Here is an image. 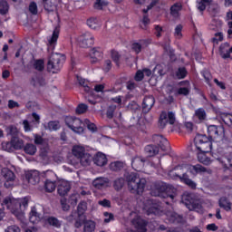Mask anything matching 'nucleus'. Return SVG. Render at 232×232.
Masks as SVG:
<instances>
[{"label": "nucleus", "mask_w": 232, "mask_h": 232, "mask_svg": "<svg viewBox=\"0 0 232 232\" xmlns=\"http://www.w3.org/2000/svg\"><path fill=\"white\" fill-rule=\"evenodd\" d=\"M207 153H209V152H204V151L198 150V162H200L201 164H204L205 166H209V164H211V159H209V157L206 155Z\"/></svg>", "instance_id": "26"}, {"label": "nucleus", "mask_w": 232, "mask_h": 232, "mask_svg": "<svg viewBox=\"0 0 232 232\" xmlns=\"http://www.w3.org/2000/svg\"><path fill=\"white\" fill-rule=\"evenodd\" d=\"M48 153H50V147H48V145L41 148L40 155L43 159H46V157H48Z\"/></svg>", "instance_id": "61"}, {"label": "nucleus", "mask_w": 232, "mask_h": 232, "mask_svg": "<svg viewBox=\"0 0 232 232\" xmlns=\"http://www.w3.org/2000/svg\"><path fill=\"white\" fill-rule=\"evenodd\" d=\"M206 111L202 108H199L195 111L194 119H198L199 122L206 121Z\"/></svg>", "instance_id": "37"}, {"label": "nucleus", "mask_w": 232, "mask_h": 232, "mask_svg": "<svg viewBox=\"0 0 232 232\" xmlns=\"http://www.w3.org/2000/svg\"><path fill=\"white\" fill-rule=\"evenodd\" d=\"M143 211L147 215H156L160 217L162 215V207L156 199H147L143 202Z\"/></svg>", "instance_id": "6"}, {"label": "nucleus", "mask_w": 232, "mask_h": 232, "mask_svg": "<svg viewBox=\"0 0 232 232\" xmlns=\"http://www.w3.org/2000/svg\"><path fill=\"white\" fill-rule=\"evenodd\" d=\"M110 168L112 171H120V169L124 168V163L121 161H114L111 163Z\"/></svg>", "instance_id": "48"}, {"label": "nucleus", "mask_w": 232, "mask_h": 232, "mask_svg": "<svg viewBox=\"0 0 232 232\" xmlns=\"http://www.w3.org/2000/svg\"><path fill=\"white\" fill-rule=\"evenodd\" d=\"M70 189H72L70 183H68V181H62L61 184L58 186V194L61 197H64V195H68Z\"/></svg>", "instance_id": "23"}, {"label": "nucleus", "mask_w": 232, "mask_h": 232, "mask_svg": "<svg viewBox=\"0 0 232 232\" xmlns=\"http://www.w3.org/2000/svg\"><path fill=\"white\" fill-rule=\"evenodd\" d=\"M31 83L34 86H44L45 84L44 78H43L42 76H35L32 79Z\"/></svg>", "instance_id": "44"}, {"label": "nucleus", "mask_w": 232, "mask_h": 232, "mask_svg": "<svg viewBox=\"0 0 232 232\" xmlns=\"http://www.w3.org/2000/svg\"><path fill=\"white\" fill-rule=\"evenodd\" d=\"M208 6L203 0H197V8L199 12H204Z\"/></svg>", "instance_id": "64"}, {"label": "nucleus", "mask_w": 232, "mask_h": 232, "mask_svg": "<svg viewBox=\"0 0 232 232\" xmlns=\"http://www.w3.org/2000/svg\"><path fill=\"white\" fill-rule=\"evenodd\" d=\"M61 128L59 125V121H49L45 130H49L50 131H57Z\"/></svg>", "instance_id": "47"}, {"label": "nucleus", "mask_w": 232, "mask_h": 232, "mask_svg": "<svg viewBox=\"0 0 232 232\" xmlns=\"http://www.w3.org/2000/svg\"><path fill=\"white\" fill-rule=\"evenodd\" d=\"M11 142L14 150H23L24 148V140L19 139V137H12Z\"/></svg>", "instance_id": "30"}, {"label": "nucleus", "mask_w": 232, "mask_h": 232, "mask_svg": "<svg viewBox=\"0 0 232 232\" xmlns=\"http://www.w3.org/2000/svg\"><path fill=\"white\" fill-rule=\"evenodd\" d=\"M7 135H11V137H17V133H19V130H17V127L14 125H10L6 128Z\"/></svg>", "instance_id": "53"}, {"label": "nucleus", "mask_w": 232, "mask_h": 232, "mask_svg": "<svg viewBox=\"0 0 232 232\" xmlns=\"http://www.w3.org/2000/svg\"><path fill=\"white\" fill-rule=\"evenodd\" d=\"M92 186H94L96 189H104L110 187V179L107 178H96L92 181Z\"/></svg>", "instance_id": "16"}, {"label": "nucleus", "mask_w": 232, "mask_h": 232, "mask_svg": "<svg viewBox=\"0 0 232 232\" xmlns=\"http://www.w3.org/2000/svg\"><path fill=\"white\" fill-rule=\"evenodd\" d=\"M175 121V113L173 111H169L168 113H166V111H163L160 116L159 126L160 128H161V130H164L168 122H169L170 124H174Z\"/></svg>", "instance_id": "9"}, {"label": "nucleus", "mask_w": 232, "mask_h": 232, "mask_svg": "<svg viewBox=\"0 0 232 232\" xmlns=\"http://www.w3.org/2000/svg\"><path fill=\"white\" fill-rule=\"evenodd\" d=\"M219 208H223L225 211H231V202L226 198H221L219 199Z\"/></svg>", "instance_id": "39"}, {"label": "nucleus", "mask_w": 232, "mask_h": 232, "mask_svg": "<svg viewBox=\"0 0 232 232\" xmlns=\"http://www.w3.org/2000/svg\"><path fill=\"white\" fill-rule=\"evenodd\" d=\"M63 63H64V56L63 54L52 53L47 63L48 72L57 73L63 68Z\"/></svg>", "instance_id": "5"}, {"label": "nucleus", "mask_w": 232, "mask_h": 232, "mask_svg": "<svg viewBox=\"0 0 232 232\" xmlns=\"http://www.w3.org/2000/svg\"><path fill=\"white\" fill-rule=\"evenodd\" d=\"M150 195L152 197H160L161 198H170V200H173L177 197V188L160 181L152 185Z\"/></svg>", "instance_id": "2"}, {"label": "nucleus", "mask_w": 232, "mask_h": 232, "mask_svg": "<svg viewBox=\"0 0 232 232\" xmlns=\"http://www.w3.org/2000/svg\"><path fill=\"white\" fill-rule=\"evenodd\" d=\"M40 175L43 177V179H45V182L57 180V174H55L53 170H45L43 171Z\"/></svg>", "instance_id": "24"}, {"label": "nucleus", "mask_w": 232, "mask_h": 232, "mask_svg": "<svg viewBox=\"0 0 232 232\" xmlns=\"http://www.w3.org/2000/svg\"><path fill=\"white\" fill-rule=\"evenodd\" d=\"M201 74L203 75L207 84L211 86V79H212L211 73L208 71H202Z\"/></svg>", "instance_id": "58"}, {"label": "nucleus", "mask_w": 232, "mask_h": 232, "mask_svg": "<svg viewBox=\"0 0 232 232\" xmlns=\"http://www.w3.org/2000/svg\"><path fill=\"white\" fill-rule=\"evenodd\" d=\"M24 151L27 155H35V153H37V147L32 143H27L24 147Z\"/></svg>", "instance_id": "38"}, {"label": "nucleus", "mask_w": 232, "mask_h": 232, "mask_svg": "<svg viewBox=\"0 0 232 232\" xmlns=\"http://www.w3.org/2000/svg\"><path fill=\"white\" fill-rule=\"evenodd\" d=\"M188 171L191 175H197L198 173H205L206 168L202 167V165H190Z\"/></svg>", "instance_id": "31"}, {"label": "nucleus", "mask_w": 232, "mask_h": 232, "mask_svg": "<svg viewBox=\"0 0 232 232\" xmlns=\"http://www.w3.org/2000/svg\"><path fill=\"white\" fill-rule=\"evenodd\" d=\"M33 67L34 70H37V72H43L44 70V60H35Z\"/></svg>", "instance_id": "46"}, {"label": "nucleus", "mask_w": 232, "mask_h": 232, "mask_svg": "<svg viewBox=\"0 0 232 232\" xmlns=\"http://www.w3.org/2000/svg\"><path fill=\"white\" fill-rule=\"evenodd\" d=\"M78 43L82 48H89L95 43V38L93 34L87 32L78 37Z\"/></svg>", "instance_id": "10"}, {"label": "nucleus", "mask_w": 232, "mask_h": 232, "mask_svg": "<svg viewBox=\"0 0 232 232\" xmlns=\"http://www.w3.org/2000/svg\"><path fill=\"white\" fill-rule=\"evenodd\" d=\"M117 110V105H110L107 108L106 115L108 119H113L115 115V111Z\"/></svg>", "instance_id": "52"}, {"label": "nucleus", "mask_w": 232, "mask_h": 232, "mask_svg": "<svg viewBox=\"0 0 232 232\" xmlns=\"http://www.w3.org/2000/svg\"><path fill=\"white\" fill-rule=\"evenodd\" d=\"M29 220L32 224H37L41 221V214L37 212V208H33L30 212Z\"/></svg>", "instance_id": "28"}, {"label": "nucleus", "mask_w": 232, "mask_h": 232, "mask_svg": "<svg viewBox=\"0 0 232 232\" xmlns=\"http://www.w3.org/2000/svg\"><path fill=\"white\" fill-rule=\"evenodd\" d=\"M221 119L227 126L232 124V115L231 114H222Z\"/></svg>", "instance_id": "59"}, {"label": "nucleus", "mask_w": 232, "mask_h": 232, "mask_svg": "<svg viewBox=\"0 0 232 232\" xmlns=\"http://www.w3.org/2000/svg\"><path fill=\"white\" fill-rule=\"evenodd\" d=\"M83 126H87L88 130L92 131V133H95V131H97V126L94 125V123H92L88 119L84 120Z\"/></svg>", "instance_id": "49"}, {"label": "nucleus", "mask_w": 232, "mask_h": 232, "mask_svg": "<svg viewBox=\"0 0 232 232\" xmlns=\"http://www.w3.org/2000/svg\"><path fill=\"white\" fill-rule=\"evenodd\" d=\"M219 53L222 59H229L231 57V54L229 53V44H222L219 47Z\"/></svg>", "instance_id": "25"}, {"label": "nucleus", "mask_w": 232, "mask_h": 232, "mask_svg": "<svg viewBox=\"0 0 232 232\" xmlns=\"http://www.w3.org/2000/svg\"><path fill=\"white\" fill-rule=\"evenodd\" d=\"M99 206H102V208H111V201L109 199H102L98 201Z\"/></svg>", "instance_id": "63"}, {"label": "nucleus", "mask_w": 232, "mask_h": 232, "mask_svg": "<svg viewBox=\"0 0 232 232\" xmlns=\"http://www.w3.org/2000/svg\"><path fill=\"white\" fill-rule=\"evenodd\" d=\"M103 217V221L105 224H110V222H113V220H115V216H113V214L110 212H104Z\"/></svg>", "instance_id": "56"}, {"label": "nucleus", "mask_w": 232, "mask_h": 232, "mask_svg": "<svg viewBox=\"0 0 232 232\" xmlns=\"http://www.w3.org/2000/svg\"><path fill=\"white\" fill-rule=\"evenodd\" d=\"M83 232H95V223L92 220L85 221L83 224Z\"/></svg>", "instance_id": "40"}, {"label": "nucleus", "mask_w": 232, "mask_h": 232, "mask_svg": "<svg viewBox=\"0 0 232 232\" xmlns=\"http://www.w3.org/2000/svg\"><path fill=\"white\" fill-rule=\"evenodd\" d=\"M2 148L5 151H8L9 153L14 150L12 140L2 142Z\"/></svg>", "instance_id": "51"}, {"label": "nucleus", "mask_w": 232, "mask_h": 232, "mask_svg": "<svg viewBox=\"0 0 232 232\" xmlns=\"http://www.w3.org/2000/svg\"><path fill=\"white\" fill-rule=\"evenodd\" d=\"M155 104V98L153 96H146L143 100V111H145V113H148V111H150V110H151V108H153Z\"/></svg>", "instance_id": "18"}, {"label": "nucleus", "mask_w": 232, "mask_h": 232, "mask_svg": "<svg viewBox=\"0 0 232 232\" xmlns=\"http://www.w3.org/2000/svg\"><path fill=\"white\" fill-rule=\"evenodd\" d=\"M124 184H126L124 178H118L113 182V188L116 189V191H119L121 188L124 187Z\"/></svg>", "instance_id": "41"}, {"label": "nucleus", "mask_w": 232, "mask_h": 232, "mask_svg": "<svg viewBox=\"0 0 232 232\" xmlns=\"http://www.w3.org/2000/svg\"><path fill=\"white\" fill-rule=\"evenodd\" d=\"M166 215L169 222H182V216L175 212H168Z\"/></svg>", "instance_id": "35"}, {"label": "nucleus", "mask_w": 232, "mask_h": 232, "mask_svg": "<svg viewBox=\"0 0 232 232\" xmlns=\"http://www.w3.org/2000/svg\"><path fill=\"white\" fill-rule=\"evenodd\" d=\"M44 186L48 193H52L53 191H55V181H45Z\"/></svg>", "instance_id": "57"}, {"label": "nucleus", "mask_w": 232, "mask_h": 232, "mask_svg": "<svg viewBox=\"0 0 232 232\" xmlns=\"http://www.w3.org/2000/svg\"><path fill=\"white\" fill-rule=\"evenodd\" d=\"M29 202L30 198L28 197L22 198L9 197L4 199L5 206L10 211V213H12V215L16 217V218H23L24 216V209H26Z\"/></svg>", "instance_id": "1"}, {"label": "nucleus", "mask_w": 232, "mask_h": 232, "mask_svg": "<svg viewBox=\"0 0 232 232\" xmlns=\"http://www.w3.org/2000/svg\"><path fill=\"white\" fill-rule=\"evenodd\" d=\"M152 140L159 144L160 148L162 150V151H168L169 150V141L166 138H164L161 135H154L152 137Z\"/></svg>", "instance_id": "14"}, {"label": "nucleus", "mask_w": 232, "mask_h": 232, "mask_svg": "<svg viewBox=\"0 0 232 232\" xmlns=\"http://www.w3.org/2000/svg\"><path fill=\"white\" fill-rule=\"evenodd\" d=\"M47 222L50 226H53V227H61V221H59V219H57L56 218H48Z\"/></svg>", "instance_id": "55"}, {"label": "nucleus", "mask_w": 232, "mask_h": 232, "mask_svg": "<svg viewBox=\"0 0 232 232\" xmlns=\"http://www.w3.org/2000/svg\"><path fill=\"white\" fill-rule=\"evenodd\" d=\"M87 26L92 30H99L101 28V22L97 18H90L87 20Z\"/></svg>", "instance_id": "34"}, {"label": "nucleus", "mask_w": 232, "mask_h": 232, "mask_svg": "<svg viewBox=\"0 0 232 232\" xmlns=\"http://www.w3.org/2000/svg\"><path fill=\"white\" fill-rule=\"evenodd\" d=\"M78 160H80L82 166H90V164H92V160H93V158L92 155H90V153L85 152L80 156Z\"/></svg>", "instance_id": "29"}, {"label": "nucleus", "mask_w": 232, "mask_h": 232, "mask_svg": "<svg viewBox=\"0 0 232 232\" xmlns=\"http://www.w3.org/2000/svg\"><path fill=\"white\" fill-rule=\"evenodd\" d=\"M145 152L149 157H155L159 153V147L154 145H148L145 147Z\"/></svg>", "instance_id": "36"}, {"label": "nucleus", "mask_w": 232, "mask_h": 232, "mask_svg": "<svg viewBox=\"0 0 232 232\" xmlns=\"http://www.w3.org/2000/svg\"><path fill=\"white\" fill-rule=\"evenodd\" d=\"M181 204H184L189 211H196L197 213H204L202 205L198 204L190 194H183L181 197Z\"/></svg>", "instance_id": "8"}, {"label": "nucleus", "mask_w": 232, "mask_h": 232, "mask_svg": "<svg viewBox=\"0 0 232 232\" xmlns=\"http://www.w3.org/2000/svg\"><path fill=\"white\" fill-rule=\"evenodd\" d=\"M180 87L175 92V95H184L185 97L188 96L191 92V84L188 81H184L180 82Z\"/></svg>", "instance_id": "15"}, {"label": "nucleus", "mask_w": 232, "mask_h": 232, "mask_svg": "<svg viewBox=\"0 0 232 232\" xmlns=\"http://www.w3.org/2000/svg\"><path fill=\"white\" fill-rule=\"evenodd\" d=\"M144 162H146V160L142 157H135L131 161V166L136 171H140L144 167Z\"/></svg>", "instance_id": "22"}, {"label": "nucleus", "mask_w": 232, "mask_h": 232, "mask_svg": "<svg viewBox=\"0 0 232 232\" xmlns=\"http://www.w3.org/2000/svg\"><path fill=\"white\" fill-rule=\"evenodd\" d=\"M128 188L131 193L140 195L146 188V179L139 178L136 173H130L127 177Z\"/></svg>", "instance_id": "3"}, {"label": "nucleus", "mask_w": 232, "mask_h": 232, "mask_svg": "<svg viewBox=\"0 0 232 232\" xmlns=\"http://www.w3.org/2000/svg\"><path fill=\"white\" fill-rule=\"evenodd\" d=\"M65 124L74 133L81 135V133L84 132V121L82 122L79 118L67 116L65 117Z\"/></svg>", "instance_id": "7"}, {"label": "nucleus", "mask_w": 232, "mask_h": 232, "mask_svg": "<svg viewBox=\"0 0 232 232\" xmlns=\"http://www.w3.org/2000/svg\"><path fill=\"white\" fill-rule=\"evenodd\" d=\"M180 10H182V4L176 3L170 7V15L172 17H179L180 15Z\"/></svg>", "instance_id": "32"}, {"label": "nucleus", "mask_w": 232, "mask_h": 232, "mask_svg": "<svg viewBox=\"0 0 232 232\" xmlns=\"http://www.w3.org/2000/svg\"><path fill=\"white\" fill-rule=\"evenodd\" d=\"M5 232H21V228L17 225H11L5 229Z\"/></svg>", "instance_id": "62"}, {"label": "nucleus", "mask_w": 232, "mask_h": 232, "mask_svg": "<svg viewBox=\"0 0 232 232\" xmlns=\"http://www.w3.org/2000/svg\"><path fill=\"white\" fill-rule=\"evenodd\" d=\"M25 179L29 184H38L40 178H39V171L37 170H30L25 173Z\"/></svg>", "instance_id": "17"}, {"label": "nucleus", "mask_w": 232, "mask_h": 232, "mask_svg": "<svg viewBox=\"0 0 232 232\" xmlns=\"http://www.w3.org/2000/svg\"><path fill=\"white\" fill-rule=\"evenodd\" d=\"M93 162L96 164V166H106V164H108V158H106L104 153L98 152L93 158Z\"/></svg>", "instance_id": "19"}, {"label": "nucleus", "mask_w": 232, "mask_h": 232, "mask_svg": "<svg viewBox=\"0 0 232 232\" xmlns=\"http://www.w3.org/2000/svg\"><path fill=\"white\" fill-rule=\"evenodd\" d=\"M188 75V71L184 67H180L176 72V77L178 79H185V77Z\"/></svg>", "instance_id": "50"}, {"label": "nucleus", "mask_w": 232, "mask_h": 232, "mask_svg": "<svg viewBox=\"0 0 232 232\" xmlns=\"http://www.w3.org/2000/svg\"><path fill=\"white\" fill-rule=\"evenodd\" d=\"M44 8L46 12H55L57 5L52 0H44Z\"/></svg>", "instance_id": "33"}, {"label": "nucleus", "mask_w": 232, "mask_h": 232, "mask_svg": "<svg viewBox=\"0 0 232 232\" xmlns=\"http://www.w3.org/2000/svg\"><path fill=\"white\" fill-rule=\"evenodd\" d=\"M176 176L179 177L181 182L188 186V188H191V189H195L197 188V183L191 180V179H189V176H188V174L183 173L182 176L177 174Z\"/></svg>", "instance_id": "20"}, {"label": "nucleus", "mask_w": 232, "mask_h": 232, "mask_svg": "<svg viewBox=\"0 0 232 232\" xmlns=\"http://www.w3.org/2000/svg\"><path fill=\"white\" fill-rule=\"evenodd\" d=\"M60 29L59 27H55L52 36H49L47 38V46H48V51L51 50L53 51L55 49V46L57 44V39H59V34H60Z\"/></svg>", "instance_id": "13"}, {"label": "nucleus", "mask_w": 232, "mask_h": 232, "mask_svg": "<svg viewBox=\"0 0 232 232\" xmlns=\"http://www.w3.org/2000/svg\"><path fill=\"white\" fill-rule=\"evenodd\" d=\"M2 176L5 179V188H12L14 186V182L15 181V174L7 168L2 169Z\"/></svg>", "instance_id": "11"}, {"label": "nucleus", "mask_w": 232, "mask_h": 232, "mask_svg": "<svg viewBox=\"0 0 232 232\" xmlns=\"http://www.w3.org/2000/svg\"><path fill=\"white\" fill-rule=\"evenodd\" d=\"M88 209V204L84 201H82L78 205V216L83 215V213Z\"/></svg>", "instance_id": "54"}, {"label": "nucleus", "mask_w": 232, "mask_h": 232, "mask_svg": "<svg viewBox=\"0 0 232 232\" xmlns=\"http://www.w3.org/2000/svg\"><path fill=\"white\" fill-rule=\"evenodd\" d=\"M77 81H78V84H80V86L83 87L84 92H86V93H90V82H88L86 80H84L82 77H77Z\"/></svg>", "instance_id": "42"}, {"label": "nucleus", "mask_w": 232, "mask_h": 232, "mask_svg": "<svg viewBox=\"0 0 232 232\" xmlns=\"http://www.w3.org/2000/svg\"><path fill=\"white\" fill-rule=\"evenodd\" d=\"M86 111H88V105L84 103L79 104L78 107L76 108V112L79 114L86 113Z\"/></svg>", "instance_id": "60"}, {"label": "nucleus", "mask_w": 232, "mask_h": 232, "mask_svg": "<svg viewBox=\"0 0 232 232\" xmlns=\"http://www.w3.org/2000/svg\"><path fill=\"white\" fill-rule=\"evenodd\" d=\"M72 153L76 159H79L86 153V149L81 145H74L72 149Z\"/></svg>", "instance_id": "27"}, {"label": "nucleus", "mask_w": 232, "mask_h": 232, "mask_svg": "<svg viewBox=\"0 0 232 232\" xmlns=\"http://www.w3.org/2000/svg\"><path fill=\"white\" fill-rule=\"evenodd\" d=\"M8 10H10V6L8 5V2L0 1V14L6 15L8 14Z\"/></svg>", "instance_id": "43"}, {"label": "nucleus", "mask_w": 232, "mask_h": 232, "mask_svg": "<svg viewBox=\"0 0 232 232\" xmlns=\"http://www.w3.org/2000/svg\"><path fill=\"white\" fill-rule=\"evenodd\" d=\"M108 0H96L94 3V8L96 10H102L105 6H108Z\"/></svg>", "instance_id": "45"}, {"label": "nucleus", "mask_w": 232, "mask_h": 232, "mask_svg": "<svg viewBox=\"0 0 232 232\" xmlns=\"http://www.w3.org/2000/svg\"><path fill=\"white\" fill-rule=\"evenodd\" d=\"M208 133L210 139H222L224 137V127L217 125H209Z\"/></svg>", "instance_id": "12"}, {"label": "nucleus", "mask_w": 232, "mask_h": 232, "mask_svg": "<svg viewBox=\"0 0 232 232\" xmlns=\"http://www.w3.org/2000/svg\"><path fill=\"white\" fill-rule=\"evenodd\" d=\"M194 144L198 151H203V153H211L213 150V143L211 139L204 134H198L194 139Z\"/></svg>", "instance_id": "4"}, {"label": "nucleus", "mask_w": 232, "mask_h": 232, "mask_svg": "<svg viewBox=\"0 0 232 232\" xmlns=\"http://www.w3.org/2000/svg\"><path fill=\"white\" fill-rule=\"evenodd\" d=\"M89 55L92 64H95V63H99L102 59V53L97 49H92Z\"/></svg>", "instance_id": "21"}]
</instances>
